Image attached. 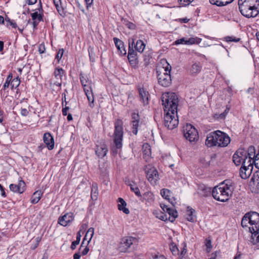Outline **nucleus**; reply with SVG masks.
<instances>
[{"mask_svg": "<svg viewBox=\"0 0 259 259\" xmlns=\"http://www.w3.org/2000/svg\"><path fill=\"white\" fill-rule=\"evenodd\" d=\"M239 10L246 18L256 17L259 13V0H239Z\"/></svg>", "mask_w": 259, "mask_h": 259, "instance_id": "1", "label": "nucleus"}, {"mask_svg": "<svg viewBox=\"0 0 259 259\" xmlns=\"http://www.w3.org/2000/svg\"><path fill=\"white\" fill-rule=\"evenodd\" d=\"M227 138L226 134L219 130L211 132L207 134L205 140V145L208 147L217 146L224 147L227 146L225 140Z\"/></svg>", "mask_w": 259, "mask_h": 259, "instance_id": "2", "label": "nucleus"}, {"mask_svg": "<svg viewBox=\"0 0 259 259\" xmlns=\"http://www.w3.org/2000/svg\"><path fill=\"white\" fill-rule=\"evenodd\" d=\"M161 101L164 112H171L174 114L177 112L179 100L178 96L174 93H168L163 94Z\"/></svg>", "mask_w": 259, "mask_h": 259, "instance_id": "3", "label": "nucleus"}, {"mask_svg": "<svg viewBox=\"0 0 259 259\" xmlns=\"http://www.w3.org/2000/svg\"><path fill=\"white\" fill-rule=\"evenodd\" d=\"M164 61L166 66L162 67V69H159L157 70L156 73L159 84L163 87H168L171 83V78L170 74L171 67L166 60Z\"/></svg>", "mask_w": 259, "mask_h": 259, "instance_id": "4", "label": "nucleus"}, {"mask_svg": "<svg viewBox=\"0 0 259 259\" xmlns=\"http://www.w3.org/2000/svg\"><path fill=\"white\" fill-rule=\"evenodd\" d=\"M123 121L117 119L114 122V131L113 134V142L116 148L120 149L122 146L123 127Z\"/></svg>", "mask_w": 259, "mask_h": 259, "instance_id": "5", "label": "nucleus"}, {"mask_svg": "<svg viewBox=\"0 0 259 259\" xmlns=\"http://www.w3.org/2000/svg\"><path fill=\"white\" fill-rule=\"evenodd\" d=\"M255 162L252 156L249 155L248 149L245 150L243 148H239L233 156V162Z\"/></svg>", "mask_w": 259, "mask_h": 259, "instance_id": "6", "label": "nucleus"}, {"mask_svg": "<svg viewBox=\"0 0 259 259\" xmlns=\"http://www.w3.org/2000/svg\"><path fill=\"white\" fill-rule=\"evenodd\" d=\"M164 116V124L168 130H173L176 128L179 124V120L177 112L174 114L171 112H165Z\"/></svg>", "mask_w": 259, "mask_h": 259, "instance_id": "7", "label": "nucleus"}, {"mask_svg": "<svg viewBox=\"0 0 259 259\" xmlns=\"http://www.w3.org/2000/svg\"><path fill=\"white\" fill-rule=\"evenodd\" d=\"M138 242V239L132 236H125L121 238L118 245V250L120 252H125L131 248L134 244H137Z\"/></svg>", "mask_w": 259, "mask_h": 259, "instance_id": "8", "label": "nucleus"}, {"mask_svg": "<svg viewBox=\"0 0 259 259\" xmlns=\"http://www.w3.org/2000/svg\"><path fill=\"white\" fill-rule=\"evenodd\" d=\"M183 134L185 138L190 142H196L199 138L197 130L191 124L187 123L184 126Z\"/></svg>", "mask_w": 259, "mask_h": 259, "instance_id": "9", "label": "nucleus"}, {"mask_svg": "<svg viewBox=\"0 0 259 259\" xmlns=\"http://www.w3.org/2000/svg\"><path fill=\"white\" fill-rule=\"evenodd\" d=\"M134 39L130 38L128 39V51L127 58L130 64L133 66H135L138 64V59L137 53L134 50Z\"/></svg>", "mask_w": 259, "mask_h": 259, "instance_id": "10", "label": "nucleus"}, {"mask_svg": "<svg viewBox=\"0 0 259 259\" xmlns=\"http://www.w3.org/2000/svg\"><path fill=\"white\" fill-rule=\"evenodd\" d=\"M108 151L105 140L99 139L96 142L95 152L97 156L102 158L105 157Z\"/></svg>", "mask_w": 259, "mask_h": 259, "instance_id": "11", "label": "nucleus"}, {"mask_svg": "<svg viewBox=\"0 0 259 259\" xmlns=\"http://www.w3.org/2000/svg\"><path fill=\"white\" fill-rule=\"evenodd\" d=\"M145 172L147 175V178L151 185H155L159 179V174L157 170L150 165L146 166Z\"/></svg>", "mask_w": 259, "mask_h": 259, "instance_id": "12", "label": "nucleus"}, {"mask_svg": "<svg viewBox=\"0 0 259 259\" xmlns=\"http://www.w3.org/2000/svg\"><path fill=\"white\" fill-rule=\"evenodd\" d=\"M213 197L217 200L222 202L227 201V192L225 187L215 186L211 190Z\"/></svg>", "mask_w": 259, "mask_h": 259, "instance_id": "13", "label": "nucleus"}, {"mask_svg": "<svg viewBox=\"0 0 259 259\" xmlns=\"http://www.w3.org/2000/svg\"><path fill=\"white\" fill-rule=\"evenodd\" d=\"M248 214V219L250 222V225L252 226L249 227V231H258L259 230V213L253 211L247 213Z\"/></svg>", "mask_w": 259, "mask_h": 259, "instance_id": "14", "label": "nucleus"}, {"mask_svg": "<svg viewBox=\"0 0 259 259\" xmlns=\"http://www.w3.org/2000/svg\"><path fill=\"white\" fill-rule=\"evenodd\" d=\"M253 169L251 163H242L240 168V176L243 179H247L251 175Z\"/></svg>", "mask_w": 259, "mask_h": 259, "instance_id": "15", "label": "nucleus"}, {"mask_svg": "<svg viewBox=\"0 0 259 259\" xmlns=\"http://www.w3.org/2000/svg\"><path fill=\"white\" fill-rule=\"evenodd\" d=\"M140 119V115L138 113L135 112L132 113L131 120L132 131L135 135H137L138 132Z\"/></svg>", "mask_w": 259, "mask_h": 259, "instance_id": "16", "label": "nucleus"}, {"mask_svg": "<svg viewBox=\"0 0 259 259\" xmlns=\"http://www.w3.org/2000/svg\"><path fill=\"white\" fill-rule=\"evenodd\" d=\"M10 189L14 192L22 193L25 189V183L23 180H20L18 184H11L10 185Z\"/></svg>", "mask_w": 259, "mask_h": 259, "instance_id": "17", "label": "nucleus"}, {"mask_svg": "<svg viewBox=\"0 0 259 259\" xmlns=\"http://www.w3.org/2000/svg\"><path fill=\"white\" fill-rule=\"evenodd\" d=\"M74 219L72 213H67L64 215L59 217L58 223L63 226H66L69 223L73 221Z\"/></svg>", "mask_w": 259, "mask_h": 259, "instance_id": "18", "label": "nucleus"}, {"mask_svg": "<svg viewBox=\"0 0 259 259\" xmlns=\"http://www.w3.org/2000/svg\"><path fill=\"white\" fill-rule=\"evenodd\" d=\"M198 38L197 37H190L189 38H186L185 37H183L180 39H178L176 40L174 44L176 45H179L180 44L183 45H193L195 43H198Z\"/></svg>", "mask_w": 259, "mask_h": 259, "instance_id": "19", "label": "nucleus"}, {"mask_svg": "<svg viewBox=\"0 0 259 259\" xmlns=\"http://www.w3.org/2000/svg\"><path fill=\"white\" fill-rule=\"evenodd\" d=\"M43 140L49 150H52L54 147V140L53 136L49 133L44 134Z\"/></svg>", "mask_w": 259, "mask_h": 259, "instance_id": "20", "label": "nucleus"}, {"mask_svg": "<svg viewBox=\"0 0 259 259\" xmlns=\"http://www.w3.org/2000/svg\"><path fill=\"white\" fill-rule=\"evenodd\" d=\"M113 41L120 55L122 56L125 55L126 54V51L123 42L117 37H114Z\"/></svg>", "mask_w": 259, "mask_h": 259, "instance_id": "21", "label": "nucleus"}, {"mask_svg": "<svg viewBox=\"0 0 259 259\" xmlns=\"http://www.w3.org/2000/svg\"><path fill=\"white\" fill-rule=\"evenodd\" d=\"M139 94L140 101L142 102L144 105L148 104L149 102V93L144 88H139Z\"/></svg>", "mask_w": 259, "mask_h": 259, "instance_id": "22", "label": "nucleus"}, {"mask_svg": "<svg viewBox=\"0 0 259 259\" xmlns=\"http://www.w3.org/2000/svg\"><path fill=\"white\" fill-rule=\"evenodd\" d=\"M197 193L201 197H207L211 194V189L204 185H201L198 187Z\"/></svg>", "mask_w": 259, "mask_h": 259, "instance_id": "23", "label": "nucleus"}, {"mask_svg": "<svg viewBox=\"0 0 259 259\" xmlns=\"http://www.w3.org/2000/svg\"><path fill=\"white\" fill-rule=\"evenodd\" d=\"M84 92L89 102V106L91 108H93L94 107V96L91 88L89 87L88 89L84 88Z\"/></svg>", "mask_w": 259, "mask_h": 259, "instance_id": "24", "label": "nucleus"}, {"mask_svg": "<svg viewBox=\"0 0 259 259\" xmlns=\"http://www.w3.org/2000/svg\"><path fill=\"white\" fill-rule=\"evenodd\" d=\"M202 69V66L200 62H194L189 69V72L192 75L198 74Z\"/></svg>", "mask_w": 259, "mask_h": 259, "instance_id": "25", "label": "nucleus"}, {"mask_svg": "<svg viewBox=\"0 0 259 259\" xmlns=\"http://www.w3.org/2000/svg\"><path fill=\"white\" fill-rule=\"evenodd\" d=\"M118 204V209L123 211L125 214H128L130 213L129 209L126 207V203L124 200V199L122 198H118L117 200Z\"/></svg>", "mask_w": 259, "mask_h": 259, "instance_id": "26", "label": "nucleus"}, {"mask_svg": "<svg viewBox=\"0 0 259 259\" xmlns=\"http://www.w3.org/2000/svg\"><path fill=\"white\" fill-rule=\"evenodd\" d=\"M250 187H252V192L255 193H259V178H257L256 180L253 178L251 179L249 182Z\"/></svg>", "mask_w": 259, "mask_h": 259, "instance_id": "27", "label": "nucleus"}, {"mask_svg": "<svg viewBox=\"0 0 259 259\" xmlns=\"http://www.w3.org/2000/svg\"><path fill=\"white\" fill-rule=\"evenodd\" d=\"M236 184L232 180H228V200L232 196L235 192Z\"/></svg>", "mask_w": 259, "mask_h": 259, "instance_id": "28", "label": "nucleus"}, {"mask_svg": "<svg viewBox=\"0 0 259 259\" xmlns=\"http://www.w3.org/2000/svg\"><path fill=\"white\" fill-rule=\"evenodd\" d=\"M195 210L192 208L188 207L187 212L186 213L187 220L191 222H194L196 221V216L194 214Z\"/></svg>", "mask_w": 259, "mask_h": 259, "instance_id": "29", "label": "nucleus"}, {"mask_svg": "<svg viewBox=\"0 0 259 259\" xmlns=\"http://www.w3.org/2000/svg\"><path fill=\"white\" fill-rule=\"evenodd\" d=\"M165 212L168 213V220L171 222H174L176 218L178 217V212L173 208H167Z\"/></svg>", "mask_w": 259, "mask_h": 259, "instance_id": "30", "label": "nucleus"}, {"mask_svg": "<svg viewBox=\"0 0 259 259\" xmlns=\"http://www.w3.org/2000/svg\"><path fill=\"white\" fill-rule=\"evenodd\" d=\"M79 79L83 89L87 88L86 87L90 84V81L89 80L88 76L82 72H80L79 74Z\"/></svg>", "mask_w": 259, "mask_h": 259, "instance_id": "31", "label": "nucleus"}, {"mask_svg": "<svg viewBox=\"0 0 259 259\" xmlns=\"http://www.w3.org/2000/svg\"><path fill=\"white\" fill-rule=\"evenodd\" d=\"M145 48V44L141 39H138L137 41L136 44L134 43V48H135L136 49V51H137L140 53H141L143 52Z\"/></svg>", "mask_w": 259, "mask_h": 259, "instance_id": "32", "label": "nucleus"}, {"mask_svg": "<svg viewBox=\"0 0 259 259\" xmlns=\"http://www.w3.org/2000/svg\"><path fill=\"white\" fill-rule=\"evenodd\" d=\"M42 194V193L41 191H37L35 192L31 197V202L32 204L37 203L40 199Z\"/></svg>", "mask_w": 259, "mask_h": 259, "instance_id": "33", "label": "nucleus"}, {"mask_svg": "<svg viewBox=\"0 0 259 259\" xmlns=\"http://www.w3.org/2000/svg\"><path fill=\"white\" fill-rule=\"evenodd\" d=\"M251 233V242L253 244L259 243V230L258 231H249Z\"/></svg>", "mask_w": 259, "mask_h": 259, "instance_id": "34", "label": "nucleus"}, {"mask_svg": "<svg viewBox=\"0 0 259 259\" xmlns=\"http://www.w3.org/2000/svg\"><path fill=\"white\" fill-rule=\"evenodd\" d=\"M144 158L149 157L151 154V147L148 143H145L142 147Z\"/></svg>", "mask_w": 259, "mask_h": 259, "instance_id": "35", "label": "nucleus"}, {"mask_svg": "<svg viewBox=\"0 0 259 259\" xmlns=\"http://www.w3.org/2000/svg\"><path fill=\"white\" fill-rule=\"evenodd\" d=\"M98 195V189L97 183H93L92 184L91 190V198L93 200H97Z\"/></svg>", "mask_w": 259, "mask_h": 259, "instance_id": "36", "label": "nucleus"}, {"mask_svg": "<svg viewBox=\"0 0 259 259\" xmlns=\"http://www.w3.org/2000/svg\"><path fill=\"white\" fill-rule=\"evenodd\" d=\"M180 249V253L179 255L180 256L184 257V256L186 254L187 250V244L185 242H183L181 245L179 246Z\"/></svg>", "mask_w": 259, "mask_h": 259, "instance_id": "37", "label": "nucleus"}, {"mask_svg": "<svg viewBox=\"0 0 259 259\" xmlns=\"http://www.w3.org/2000/svg\"><path fill=\"white\" fill-rule=\"evenodd\" d=\"M143 198L150 203L153 202L154 200V195L151 192L144 193L143 195Z\"/></svg>", "mask_w": 259, "mask_h": 259, "instance_id": "38", "label": "nucleus"}, {"mask_svg": "<svg viewBox=\"0 0 259 259\" xmlns=\"http://www.w3.org/2000/svg\"><path fill=\"white\" fill-rule=\"evenodd\" d=\"M31 16L33 21L38 20V21H43V13H38L37 12L31 14Z\"/></svg>", "mask_w": 259, "mask_h": 259, "instance_id": "39", "label": "nucleus"}, {"mask_svg": "<svg viewBox=\"0 0 259 259\" xmlns=\"http://www.w3.org/2000/svg\"><path fill=\"white\" fill-rule=\"evenodd\" d=\"M127 184L130 186V188L132 191L135 193L136 195L138 197H141V194L139 188L135 184H132L130 183H127Z\"/></svg>", "mask_w": 259, "mask_h": 259, "instance_id": "40", "label": "nucleus"}, {"mask_svg": "<svg viewBox=\"0 0 259 259\" xmlns=\"http://www.w3.org/2000/svg\"><path fill=\"white\" fill-rule=\"evenodd\" d=\"M64 73V70L62 68H57L54 71V74L57 79L62 80V77Z\"/></svg>", "mask_w": 259, "mask_h": 259, "instance_id": "41", "label": "nucleus"}, {"mask_svg": "<svg viewBox=\"0 0 259 259\" xmlns=\"http://www.w3.org/2000/svg\"><path fill=\"white\" fill-rule=\"evenodd\" d=\"M160 194L163 198L168 200L170 202V198L171 191L167 189H162L161 190Z\"/></svg>", "mask_w": 259, "mask_h": 259, "instance_id": "42", "label": "nucleus"}, {"mask_svg": "<svg viewBox=\"0 0 259 259\" xmlns=\"http://www.w3.org/2000/svg\"><path fill=\"white\" fill-rule=\"evenodd\" d=\"M210 4L215 5L219 7L227 5V1L225 0H209Z\"/></svg>", "mask_w": 259, "mask_h": 259, "instance_id": "43", "label": "nucleus"}, {"mask_svg": "<svg viewBox=\"0 0 259 259\" xmlns=\"http://www.w3.org/2000/svg\"><path fill=\"white\" fill-rule=\"evenodd\" d=\"M227 113V108L224 110V111L222 113H215L214 114L213 117L214 119L217 120H224L226 117Z\"/></svg>", "mask_w": 259, "mask_h": 259, "instance_id": "44", "label": "nucleus"}, {"mask_svg": "<svg viewBox=\"0 0 259 259\" xmlns=\"http://www.w3.org/2000/svg\"><path fill=\"white\" fill-rule=\"evenodd\" d=\"M13 75L12 73H10L7 76L6 81L3 85V89L5 90L7 88H8L10 85V82H12V80Z\"/></svg>", "mask_w": 259, "mask_h": 259, "instance_id": "45", "label": "nucleus"}, {"mask_svg": "<svg viewBox=\"0 0 259 259\" xmlns=\"http://www.w3.org/2000/svg\"><path fill=\"white\" fill-rule=\"evenodd\" d=\"M170 249L174 255H179V248L174 243H171L170 245Z\"/></svg>", "mask_w": 259, "mask_h": 259, "instance_id": "46", "label": "nucleus"}, {"mask_svg": "<svg viewBox=\"0 0 259 259\" xmlns=\"http://www.w3.org/2000/svg\"><path fill=\"white\" fill-rule=\"evenodd\" d=\"M20 83V79L18 76L17 77L14 78L11 83L12 89L17 88L19 87Z\"/></svg>", "mask_w": 259, "mask_h": 259, "instance_id": "47", "label": "nucleus"}, {"mask_svg": "<svg viewBox=\"0 0 259 259\" xmlns=\"http://www.w3.org/2000/svg\"><path fill=\"white\" fill-rule=\"evenodd\" d=\"M241 40V38L238 36H228V43L229 42H237Z\"/></svg>", "mask_w": 259, "mask_h": 259, "instance_id": "48", "label": "nucleus"}, {"mask_svg": "<svg viewBox=\"0 0 259 259\" xmlns=\"http://www.w3.org/2000/svg\"><path fill=\"white\" fill-rule=\"evenodd\" d=\"M248 215V214H246V213L242 219L241 225L243 228L247 227L248 224H250V222L248 221V219L247 218Z\"/></svg>", "mask_w": 259, "mask_h": 259, "instance_id": "49", "label": "nucleus"}, {"mask_svg": "<svg viewBox=\"0 0 259 259\" xmlns=\"http://www.w3.org/2000/svg\"><path fill=\"white\" fill-rule=\"evenodd\" d=\"M87 233L90 236V237L89 238V240L88 241V244H89L90 243V242H91V240H92V238H93V237L94 236V228H93V227L90 228L88 229Z\"/></svg>", "mask_w": 259, "mask_h": 259, "instance_id": "50", "label": "nucleus"}, {"mask_svg": "<svg viewBox=\"0 0 259 259\" xmlns=\"http://www.w3.org/2000/svg\"><path fill=\"white\" fill-rule=\"evenodd\" d=\"M124 24L128 28L130 29L134 30L136 29V25L134 24L133 23L131 22L128 21V20H124Z\"/></svg>", "mask_w": 259, "mask_h": 259, "instance_id": "51", "label": "nucleus"}, {"mask_svg": "<svg viewBox=\"0 0 259 259\" xmlns=\"http://www.w3.org/2000/svg\"><path fill=\"white\" fill-rule=\"evenodd\" d=\"M205 246L206 247V251H207V252H209L210 251V250H211V248H212L211 242L210 239H209V238H206L205 239Z\"/></svg>", "mask_w": 259, "mask_h": 259, "instance_id": "52", "label": "nucleus"}, {"mask_svg": "<svg viewBox=\"0 0 259 259\" xmlns=\"http://www.w3.org/2000/svg\"><path fill=\"white\" fill-rule=\"evenodd\" d=\"M64 53V50L63 49H60L58 50L57 54L56 55L55 59L58 60L59 62L60 60L62 57V56Z\"/></svg>", "mask_w": 259, "mask_h": 259, "instance_id": "53", "label": "nucleus"}, {"mask_svg": "<svg viewBox=\"0 0 259 259\" xmlns=\"http://www.w3.org/2000/svg\"><path fill=\"white\" fill-rule=\"evenodd\" d=\"M193 1L194 0H178L180 4L182 6H187Z\"/></svg>", "mask_w": 259, "mask_h": 259, "instance_id": "54", "label": "nucleus"}, {"mask_svg": "<svg viewBox=\"0 0 259 259\" xmlns=\"http://www.w3.org/2000/svg\"><path fill=\"white\" fill-rule=\"evenodd\" d=\"M158 218L160 219L162 221H167L168 220V216L166 214H164L162 212H160V215L157 217Z\"/></svg>", "mask_w": 259, "mask_h": 259, "instance_id": "55", "label": "nucleus"}, {"mask_svg": "<svg viewBox=\"0 0 259 259\" xmlns=\"http://www.w3.org/2000/svg\"><path fill=\"white\" fill-rule=\"evenodd\" d=\"M67 93V90L66 89L65 90V93H64L62 95V105L63 107H64V106H66V105L68 103V102L66 101V93Z\"/></svg>", "mask_w": 259, "mask_h": 259, "instance_id": "56", "label": "nucleus"}, {"mask_svg": "<svg viewBox=\"0 0 259 259\" xmlns=\"http://www.w3.org/2000/svg\"><path fill=\"white\" fill-rule=\"evenodd\" d=\"M88 243L87 244V245L85 246V248L83 249V250H81V251H80V253H81V255H85L86 254H87V253H88L89 251V247H88Z\"/></svg>", "mask_w": 259, "mask_h": 259, "instance_id": "57", "label": "nucleus"}, {"mask_svg": "<svg viewBox=\"0 0 259 259\" xmlns=\"http://www.w3.org/2000/svg\"><path fill=\"white\" fill-rule=\"evenodd\" d=\"M38 51L40 54H42V53H45V47L44 45L40 44L39 45V48H38Z\"/></svg>", "mask_w": 259, "mask_h": 259, "instance_id": "58", "label": "nucleus"}, {"mask_svg": "<svg viewBox=\"0 0 259 259\" xmlns=\"http://www.w3.org/2000/svg\"><path fill=\"white\" fill-rule=\"evenodd\" d=\"M79 243V242H78V241H74L72 242L71 243V249L72 250H74L76 247V245H78V244Z\"/></svg>", "mask_w": 259, "mask_h": 259, "instance_id": "59", "label": "nucleus"}, {"mask_svg": "<svg viewBox=\"0 0 259 259\" xmlns=\"http://www.w3.org/2000/svg\"><path fill=\"white\" fill-rule=\"evenodd\" d=\"M69 107L68 106H65V107H63L62 109V114L64 116L67 115V111H68V110H69Z\"/></svg>", "mask_w": 259, "mask_h": 259, "instance_id": "60", "label": "nucleus"}, {"mask_svg": "<svg viewBox=\"0 0 259 259\" xmlns=\"http://www.w3.org/2000/svg\"><path fill=\"white\" fill-rule=\"evenodd\" d=\"M28 113H29V112L26 109H25V108L21 109V114L22 116H26L28 115Z\"/></svg>", "mask_w": 259, "mask_h": 259, "instance_id": "61", "label": "nucleus"}, {"mask_svg": "<svg viewBox=\"0 0 259 259\" xmlns=\"http://www.w3.org/2000/svg\"><path fill=\"white\" fill-rule=\"evenodd\" d=\"M53 1L56 9L58 10V11H59L58 8L59 7L60 5H61V0H53Z\"/></svg>", "mask_w": 259, "mask_h": 259, "instance_id": "62", "label": "nucleus"}, {"mask_svg": "<svg viewBox=\"0 0 259 259\" xmlns=\"http://www.w3.org/2000/svg\"><path fill=\"white\" fill-rule=\"evenodd\" d=\"M220 254V251H216L214 253L211 254V256L209 259H218V255Z\"/></svg>", "mask_w": 259, "mask_h": 259, "instance_id": "63", "label": "nucleus"}, {"mask_svg": "<svg viewBox=\"0 0 259 259\" xmlns=\"http://www.w3.org/2000/svg\"><path fill=\"white\" fill-rule=\"evenodd\" d=\"M153 259H166L165 256L163 255H155L153 256Z\"/></svg>", "mask_w": 259, "mask_h": 259, "instance_id": "64", "label": "nucleus"}]
</instances>
